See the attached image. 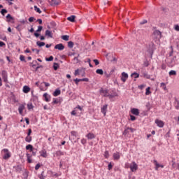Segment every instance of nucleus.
<instances>
[{"label":"nucleus","instance_id":"nucleus-1","mask_svg":"<svg viewBox=\"0 0 179 179\" xmlns=\"http://www.w3.org/2000/svg\"><path fill=\"white\" fill-rule=\"evenodd\" d=\"M152 38L154 40H160V38H162V32L159 30L154 31L152 34Z\"/></svg>","mask_w":179,"mask_h":179},{"label":"nucleus","instance_id":"nucleus-2","mask_svg":"<svg viewBox=\"0 0 179 179\" xmlns=\"http://www.w3.org/2000/svg\"><path fill=\"white\" fill-rule=\"evenodd\" d=\"M2 152H3L4 155L3 156V159L4 160H8V159H9L10 157L11 154H10V152H9V150L6 149V148H4L2 150Z\"/></svg>","mask_w":179,"mask_h":179},{"label":"nucleus","instance_id":"nucleus-3","mask_svg":"<svg viewBox=\"0 0 179 179\" xmlns=\"http://www.w3.org/2000/svg\"><path fill=\"white\" fill-rule=\"evenodd\" d=\"M99 93L100 94H101V96H103V97H108L110 93L108 92V90L107 89H103L101 88L99 90Z\"/></svg>","mask_w":179,"mask_h":179},{"label":"nucleus","instance_id":"nucleus-4","mask_svg":"<svg viewBox=\"0 0 179 179\" xmlns=\"http://www.w3.org/2000/svg\"><path fill=\"white\" fill-rule=\"evenodd\" d=\"M130 170L132 173H135L138 170V164L135 162L130 164Z\"/></svg>","mask_w":179,"mask_h":179},{"label":"nucleus","instance_id":"nucleus-5","mask_svg":"<svg viewBox=\"0 0 179 179\" xmlns=\"http://www.w3.org/2000/svg\"><path fill=\"white\" fill-rule=\"evenodd\" d=\"M48 2H49L51 6H57L61 3V1L59 0H48Z\"/></svg>","mask_w":179,"mask_h":179},{"label":"nucleus","instance_id":"nucleus-6","mask_svg":"<svg viewBox=\"0 0 179 179\" xmlns=\"http://www.w3.org/2000/svg\"><path fill=\"white\" fill-rule=\"evenodd\" d=\"M114 97H118V93H117L115 90H113L108 95V99L111 100L112 99H114Z\"/></svg>","mask_w":179,"mask_h":179},{"label":"nucleus","instance_id":"nucleus-7","mask_svg":"<svg viewBox=\"0 0 179 179\" xmlns=\"http://www.w3.org/2000/svg\"><path fill=\"white\" fill-rule=\"evenodd\" d=\"M78 110H80V111H82L83 108L80 107V106H77L74 110L71 112V115H76V114H79L78 112Z\"/></svg>","mask_w":179,"mask_h":179},{"label":"nucleus","instance_id":"nucleus-8","mask_svg":"<svg viewBox=\"0 0 179 179\" xmlns=\"http://www.w3.org/2000/svg\"><path fill=\"white\" fill-rule=\"evenodd\" d=\"M155 124L159 127L163 128L164 127V122L159 120V119L155 120Z\"/></svg>","mask_w":179,"mask_h":179},{"label":"nucleus","instance_id":"nucleus-9","mask_svg":"<svg viewBox=\"0 0 179 179\" xmlns=\"http://www.w3.org/2000/svg\"><path fill=\"white\" fill-rule=\"evenodd\" d=\"M40 156L41 157H44L45 159L47 158V156H48V155H47V150L44 148H43L40 152Z\"/></svg>","mask_w":179,"mask_h":179},{"label":"nucleus","instance_id":"nucleus-10","mask_svg":"<svg viewBox=\"0 0 179 179\" xmlns=\"http://www.w3.org/2000/svg\"><path fill=\"white\" fill-rule=\"evenodd\" d=\"M1 76L3 79V82L5 83L8 82V73H6V71H1Z\"/></svg>","mask_w":179,"mask_h":179},{"label":"nucleus","instance_id":"nucleus-11","mask_svg":"<svg viewBox=\"0 0 179 179\" xmlns=\"http://www.w3.org/2000/svg\"><path fill=\"white\" fill-rule=\"evenodd\" d=\"M128 79V73L125 72L122 73V77H121V80L122 82H127V80Z\"/></svg>","mask_w":179,"mask_h":179},{"label":"nucleus","instance_id":"nucleus-12","mask_svg":"<svg viewBox=\"0 0 179 179\" xmlns=\"http://www.w3.org/2000/svg\"><path fill=\"white\" fill-rule=\"evenodd\" d=\"M41 30H43V27L38 26V29L36 30V32H35L34 34V36H35V37H36V38L40 37V34H38V33H40V31H41Z\"/></svg>","mask_w":179,"mask_h":179},{"label":"nucleus","instance_id":"nucleus-13","mask_svg":"<svg viewBox=\"0 0 179 179\" xmlns=\"http://www.w3.org/2000/svg\"><path fill=\"white\" fill-rule=\"evenodd\" d=\"M65 48V46L62 43L57 44L55 46V50H59V51H62Z\"/></svg>","mask_w":179,"mask_h":179},{"label":"nucleus","instance_id":"nucleus-14","mask_svg":"<svg viewBox=\"0 0 179 179\" xmlns=\"http://www.w3.org/2000/svg\"><path fill=\"white\" fill-rule=\"evenodd\" d=\"M131 114H134V115H139V109L133 108L131 109Z\"/></svg>","mask_w":179,"mask_h":179},{"label":"nucleus","instance_id":"nucleus-15","mask_svg":"<svg viewBox=\"0 0 179 179\" xmlns=\"http://www.w3.org/2000/svg\"><path fill=\"white\" fill-rule=\"evenodd\" d=\"M43 97H44L45 101H46L47 103H48V101L51 100V96L47 93L43 94Z\"/></svg>","mask_w":179,"mask_h":179},{"label":"nucleus","instance_id":"nucleus-16","mask_svg":"<svg viewBox=\"0 0 179 179\" xmlns=\"http://www.w3.org/2000/svg\"><path fill=\"white\" fill-rule=\"evenodd\" d=\"M120 157H121V153H120V152L113 153L114 160H120Z\"/></svg>","mask_w":179,"mask_h":179},{"label":"nucleus","instance_id":"nucleus-17","mask_svg":"<svg viewBox=\"0 0 179 179\" xmlns=\"http://www.w3.org/2000/svg\"><path fill=\"white\" fill-rule=\"evenodd\" d=\"M107 107H108V105H104L101 108V113L103 114V115H106L107 114Z\"/></svg>","mask_w":179,"mask_h":179},{"label":"nucleus","instance_id":"nucleus-18","mask_svg":"<svg viewBox=\"0 0 179 179\" xmlns=\"http://www.w3.org/2000/svg\"><path fill=\"white\" fill-rule=\"evenodd\" d=\"M24 108H25L24 104L20 105V106L18 108V111H19V113L20 114V115H22L23 110H24Z\"/></svg>","mask_w":179,"mask_h":179},{"label":"nucleus","instance_id":"nucleus-19","mask_svg":"<svg viewBox=\"0 0 179 179\" xmlns=\"http://www.w3.org/2000/svg\"><path fill=\"white\" fill-rule=\"evenodd\" d=\"M174 107L176 110H179V99L175 98Z\"/></svg>","mask_w":179,"mask_h":179},{"label":"nucleus","instance_id":"nucleus-20","mask_svg":"<svg viewBox=\"0 0 179 179\" xmlns=\"http://www.w3.org/2000/svg\"><path fill=\"white\" fill-rule=\"evenodd\" d=\"M86 138H87V139H94V138H96V136L93 133H88L86 135Z\"/></svg>","mask_w":179,"mask_h":179},{"label":"nucleus","instance_id":"nucleus-21","mask_svg":"<svg viewBox=\"0 0 179 179\" xmlns=\"http://www.w3.org/2000/svg\"><path fill=\"white\" fill-rule=\"evenodd\" d=\"M45 36H46L47 37H50V38H52V31L48 29L46 30L45 32Z\"/></svg>","mask_w":179,"mask_h":179},{"label":"nucleus","instance_id":"nucleus-22","mask_svg":"<svg viewBox=\"0 0 179 179\" xmlns=\"http://www.w3.org/2000/svg\"><path fill=\"white\" fill-rule=\"evenodd\" d=\"M61 94V90L60 89H56L55 92H53V96L55 97H57V96H59Z\"/></svg>","mask_w":179,"mask_h":179},{"label":"nucleus","instance_id":"nucleus-23","mask_svg":"<svg viewBox=\"0 0 179 179\" xmlns=\"http://www.w3.org/2000/svg\"><path fill=\"white\" fill-rule=\"evenodd\" d=\"M22 92L24 93H29V92H30V87H29V86H27V85H24L23 87Z\"/></svg>","mask_w":179,"mask_h":179},{"label":"nucleus","instance_id":"nucleus-24","mask_svg":"<svg viewBox=\"0 0 179 179\" xmlns=\"http://www.w3.org/2000/svg\"><path fill=\"white\" fill-rule=\"evenodd\" d=\"M27 150H29L30 152H33L34 150V148H33V145H31V144L27 145L25 147Z\"/></svg>","mask_w":179,"mask_h":179},{"label":"nucleus","instance_id":"nucleus-25","mask_svg":"<svg viewBox=\"0 0 179 179\" xmlns=\"http://www.w3.org/2000/svg\"><path fill=\"white\" fill-rule=\"evenodd\" d=\"M131 78H134L135 79H138L139 78V73L134 72L131 74Z\"/></svg>","mask_w":179,"mask_h":179},{"label":"nucleus","instance_id":"nucleus-26","mask_svg":"<svg viewBox=\"0 0 179 179\" xmlns=\"http://www.w3.org/2000/svg\"><path fill=\"white\" fill-rule=\"evenodd\" d=\"M75 17L76 16L75 15H71L70 17H67V20H69V22H75Z\"/></svg>","mask_w":179,"mask_h":179},{"label":"nucleus","instance_id":"nucleus-27","mask_svg":"<svg viewBox=\"0 0 179 179\" xmlns=\"http://www.w3.org/2000/svg\"><path fill=\"white\" fill-rule=\"evenodd\" d=\"M152 94V92H150V87H148L145 90V96H149Z\"/></svg>","mask_w":179,"mask_h":179},{"label":"nucleus","instance_id":"nucleus-28","mask_svg":"<svg viewBox=\"0 0 179 179\" xmlns=\"http://www.w3.org/2000/svg\"><path fill=\"white\" fill-rule=\"evenodd\" d=\"M62 39L64 40V41H69V36L68 35L62 36Z\"/></svg>","mask_w":179,"mask_h":179},{"label":"nucleus","instance_id":"nucleus-29","mask_svg":"<svg viewBox=\"0 0 179 179\" xmlns=\"http://www.w3.org/2000/svg\"><path fill=\"white\" fill-rule=\"evenodd\" d=\"M96 73H97L98 75H103L104 71H103V69H96Z\"/></svg>","mask_w":179,"mask_h":179},{"label":"nucleus","instance_id":"nucleus-30","mask_svg":"<svg viewBox=\"0 0 179 179\" xmlns=\"http://www.w3.org/2000/svg\"><path fill=\"white\" fill-rule=\"evenodd\" d=\"M36 45H38V47H44V45H45V43L37 41Z\"/></svg>","mask_w":179,"mask_h":179},{"label":"nucleus","instance_id":"nucleus-31","mask_svg":"<svg viewBox=\"0 0 179 179\" xmlns=\"http://www.w3.org/2000/svg\"><path fill=\"white\" fill-rule=\"evenodd\" d=\"M169 73V76H176V75H177V72L174 70L170 71Z\"/></svg>","mask_w":179,"mask_h":179},{"label":"nucleus","instance_id":"nucleus-32","mask_svg":"<svg viewBox=\"0 0 179 179\" xmlns=\"http://www.w3.org/2000/svg\"><path fill=\"white\" fill-rule=\"evenodd\" d=\"M31 141H32V138H31V136H27L25 138V141H27L28 143H30V142H31Z\"/></svg>","mask_w":179,"mask_h":179},{"label":"nucleus","instance_id":"nucleus-33","mask_svg":"<svg viewBox=\"0 0 179 179\" xmlns=\"http://www.w3.org/2000/svg\"><path fill=\"white\" fill-rule=\"evenodd\" d=\"M103 156L106 159H108V157H110V153L108 150L105 151Z\"/></svg>","mask_w":179,"mask_h":179},{"label":"nucleus","instance_id":"nucleus-34","mask_svg":"<svg viewBox=\"0 0 179 179\" xmlns=\"http://www.w3.org/2000/svg\"><path fill=\"white\" fill-rule=\"evenodd\" d=\"M155 162L156 163V167L157 169H159V167H161V169H164V165H160V164H158L157 163V161H155Z\"/></svg>","mask_w":179,"mask_h":179},{"label":"nucleus","instance_id":"nucleus-35","mask_svg":"<svg viewBox=\"0 0 179 179\" xmlns=\"http://www.w3.org/2000/svg\"><path fill=\"white\" fill-rule=\"evenodd\" d=\"M27 157L28 163H32L31 157L29 154H27Z\"/></svg>","mask_w":179,"mask_h":179},{"label":"nucleus","instance_id":"nucleus-36","mask_svg":"<svg viewBox=\"0 0 179 179\" xmlns=\"http://www.w3.org/2000/svg\"><path fill=\"white\" fill-rule=\"evenodd\" d=\"M143 78H145V79H150V75L148 74V73H144Z\"/></svg>","mask_w":179,"mask_h":179},{"label":"nucleus","instance_id":"nucleus-37","mask_svg":"<svg viewBox=\"0 0 179 179\" xmlns=\"http://www.w3.org/2000/svg\"><path fill=\"white\" fill-rule=\"evenodd\" d=\"M68 47L69 48H73V42H72V41L68 42Z\"/></svg>","mask_w":179,"mask_h":179},{"label":"nucleus","instance_id":"nucleus-38","mask_svg":"<svg viewBox=\"0 0 179 179\" xmlns=\"http://www.w3.org/2000/svg\"><path fill=\"white\" fill-rule=\"evenodd\" d=\"M34 10L37 12L38 13H41V10L37 7V6H34Z\"/></svg>","mask_w":179,"mask_h":179},{"label":"nucleus","instance_id":"nucleus-39","mask_svg":"<svg viewBox=\"0 0 179 179\" xmlns=\"http://www.w3.org/2000/svg\"><path fill=\"white\" fill-rule=\"evenodd\" d=\"M56 156H64V152L62 151H57Z\"/></svg>","mask_w":179,"mask_h":179},{"label":"nucleus","instance_id":"nucleus-40","mask_svg":"<svg viewBox=\"0 0 179 179\" xmlns=\"http://www.w3.org/2000/svg\"><path fill=\"white\" fill-rule=\"evenodd\" d=\"M130 130H129V127H127V129H124V135H127V134H129Z\"/></svg>","mask_w":179,"mask_h":179},{"label":"nucleus","instance_id":"nucleus-41","mask_svg":"<svg viewBox=\"0 0 179 179\" xmlns=\"http://www.w3.org/2000/svg\"><path fill=\"white\" fill-rule=\"evenodd\" d=\"M53 59H54V57L52 56H50V57L45 58V61H48V62L53 61Z\"/></svg>","mask_w":179,"mask_h":179},{"label":"nucleus","instance_id":"nucleus-42","mask_svg":"<svg viewBox=\"0 0 179 179\" xmlns=\"http://www.w3.org/2000/svg\"><path fill=\"white\" fill-rule=\"evenodd\" d=\"M1 13L3 15V16H5V13H8V10L6 9H2L1 10Z\"/></svg>","mask_w":179,"mask_h":179},{"label":"nucleus","instance_id":"nucleus-43","mask_svg":"<svg viewBox=\"0 0 179 179\" xmlns=\"http://www.w3.org/2000/svg\"><path fill=\"white\" fill-rule=\"evenodd\" d=\"M58 64L57 63H54L53 64V69H55V71H57L58 69Z\"/></svg>","mask_w":179,"mask_h":179},{"label":"nucleus","instance_id":"nucleus-44","mask_svg":"<svg viewBox=\"0 0 179 179\" xmlns=\"http://www.w3.org/2000/svg\"><path fill=\"white\" fill-rule=\"evenodd\" d=\"M20 61H22L23 62H26V59L22 55H21L20 56Z\"/></svg>","mask_w":179,"mask_h":179},{"label":"nucleus","instance_id":"nucleus-45","mask_svg":"<svg viewBox=\"0 0 179 179\" xmlns=\"http://www.w3.org/2000/svg\"><path fill=\"white\" fill-rule=\"evenodd\" d=\"M72 136H75L76 138V136H78V132L75 131H72L71 132Z\"/></svg>","mask_w":179,"mask_h":179},{"label":"nucleus","instance_id":"nucleus-46","mask_svg":"<svg viewBox=\"0 0 179 179\" xmlns=\"http://www.w3.org/2000/svg\"><path fill=\"white\" fill-rule=\"evenodd\" d=\"M103 4L105 6H108V5H110V1H108V0H105Z\"/></svg>","mask_w":179,"mask_h":179},{"label":"nucleus","instance_id":"nucleus-47","mask_svg":"<svg viewBox=\"0 0 179 179\" xmlns=\"http://www.w3.org/2000/svg\"><path fill=\"white\" fill-rule=\"evenodd\" d=\"M74 82L76 83V85H79V82H81V80L80 78H76L74 79Z\"/></svg>","mask_w":179,"mask_h":179},{"label":"nucleus","instance_id":"nucleus-48","mask_svg":"<svg viewBox=\"0 0 179 179\" xmlns=\"http://www.w3.org/2000/svg\"><path fill=\"white\" fill-rule=\"evenodd\" d=\"M31 50H32L33 52H36V54L40 53V50H38V49L32 48Z\"/></svg>","mask_w":179,"mask_h":179},{"label":"nucleus","instance_id":"nucleus-49","mask_svg":"<svg viewBox=\"0 0 179 179\" xmlns=\"http://www.w3.org/2000/svg\"><path fill=\"white\" fill-rule=\"evenodd\" d=\"M171 51L169 52V57H173V54L174 52V50L173 49V46H171Z\"/></svg>","mask_w":179,"mask_h":179},{"label":"nucleus","instance_id":"nucleus-50","mask_svg":"<svg viewBox=\"0 0 179 179\" xmlns=\"http://www.w3.org/2000/svg\"><path fill=\"white\" fill-rule=\"evenodd\" d=\"M40 179H45V176H44V171H43L41 174V176H39Z\"/></svg>","mask_w":179,"mask_h":179},{"label":"nucleus","instance_id":"nucleus-51","mask_svg":"<svg viewBox=\"0 0 179 179\" xmlns=\"http://www.w3.org/2000/svg\"><path fill=\"white\" fill-rule=\"evenodd\" d=\"M144 66L148 67L149 66V61L145 60L143 63Z\"/></svg>","mask_w":179,"mask_h":179},{"label":"nucleus","instance_id":"nucleus-52","mask_svg":"<svg viewBox=\"0 0 179 179\" xmlns=\"http://www.w3.org/2000/svg\"><path fill=\"white\" fill-rule=\"evenodd\" d=\"M161 87H163L164 90H166V84L164 83H162L160 84Z\"/></svg>","mask_w":179,"mask_h":179},{"label":"nucleus","instance_id":"nucleus-53","mask_svg":"<svg viewBox=\"0 0 179 179\" xmlns=\"http://www.w3.org/2000/svg\"><path fill=\"white\" fill-rule=\"evenodd\" d=\"M6 18L10 19V20H13V17H12V15H10V14H8L6 15Z\"/></svg>","mask_w":179,"mask_h":179},{"label":"nucleus","instance_id":"nucleus-54","mask_svg":"<svg viewBox=\"0 0 179 179\" xmlns=\"http://www.w3.org/2000/svg\"><path fill=\"white\" fill-rule=\"evenodd\" d=\"M28 20L30 22H34V20H36V18H34V17H30Z\"/></svg>","mask_w":179,"mask_h":179},{"label":"nucleus","instance_id":"nucleus-55","mask_svg":"<svg viewBox=\"0 0 179 179\" xmlns=\"http://www.w3.org/2000/svg\"><path fill=\"white\" fill-rule=\"evenodd\" d=\"M27 107L29 110H31V108H33V104L28 103Z\"/></svg>","mask_w":179,"mask_h":179},{"label":"nucleus","instance_id":"nucleus-56","mask_svg":"<svg viewBox=\"0 0 179 179\" xmlns=\"http://www.w3.org/2000/svg\"><path fill=\"white\" fill-rule=\"evenodd\" d=\"M86 143H87L86 139L85 138L81 139L82 145H86Z\"/></svg>","mask_w":179,"mask_h":179},{"label":"nucleus","instance_id":"nucleus-57","mask_svg":"<svg viewBox=\"0 0 179 179\" xmlns=\"http://www.w3.org/2000/svg\"><path fill=\"white\" fill-rule=\"evenodd\" d=\"M52 103H53V104H58V99L54 98V99H53Z\"/></svg>","mask_w":179,"mask_h":179},{"label":"nucleus","instance_id":"nucleus-58","mask_svg":"<svg viewBox=\"0 0 179 179\" xmlns=\"http://www.w3.org/2000/svg\"><path fill=\"white\" fill-rule=\"evenodd\" d=\"M130 119L131 121H135L136 120V117L132 115H130Z\"/></svg>","mask_w":179,"mask_h":179},{"label":"nucleus","instance_id":"nucleus-59","mask_svg":"<svg viewBox=\"0 0 179 179\" xmlns=\"http://www.w3.org/2000/svg\"><path fill=\"white\" fill-rule=\"evenodd\" d=\"M74 75H75V76H78V75H79V69H77L75 71Z\"/></svg>","mask_w":179,"mask_h":179},{"label":"nucleus","instance_id":"nucleus-60","mask_svg":"<svg viewBox=\"0 0 179 179\" xmlns=\"http://www.w3.org/2000/svg\"><path fill=\"white\" fill-rule=\"evenodd\" d=\"M40 167H41L40 164H37L36 165V166H35V170H38V169H40Z\"/></svg>","mask_w":179,"mask_h":179},{"label":"nucleus","instance_id":"nucleus-61","mask_svg":"<svg viewBox=\"0 0 179 179\" xmlns=\"http://www.w3.org/2000/svg\"><path fill=\"white\" fill-rule=\"evenodd\" d=\"M94 64H95V65H99V64H100V62H99V60L98 59H94Z\"/></svg>","mask_w":179,"mask_h":179},{"label":"nucleus","instance_id":"nucleus-62","mask_svg":"<svg viewBox=\"0 0 179 179\" xmlns=\"http://www.w3.org/2000/svg\"><path fill=\"white\" fill-rule=\"evenodd\" d=\"M31 152H32V156H36V153H37V150H35V151H34V150H32V151H31Z\"/></svg>","mask_w":179,"mask_h":179},{"label":"nucleus","instance_id":"nucleus-63","mask_svg":"<svg viewBox=\"0 0 179 179\" xmlns=\"http://www.w3.org/2000/svg\"><path fill=\"white\" fill-rule=\"evenodd\" d=\"M80 80H81V82H87L89 80V78H83V79H80Z\"/></svg>","mask_w":179,"mask_h":179},{"label":"nucleus","instance_id":"nucleus-64","mask_svg":"<svg viewBox=\"0 0 179 179\" xmlns=\"http://www.w3.org/2000/svg\"><path fill=\"white\" fill-rule=\"evenodd\" d=\"M175 30H176V31H179V26L178 25L175 26Z\"/></svg>","mask_w":179,"mask_h":179}]
</instances>
